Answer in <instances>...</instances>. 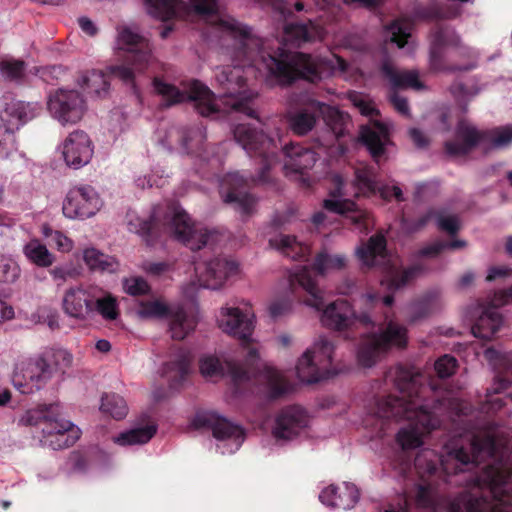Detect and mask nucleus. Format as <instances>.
Segmentation results:
<instances>
[{
  "label": "nucleus",
  "mask_w": 512,
  "mask_h": 512,
  "mask_svg": "<svg viewBox=\"0 0 512 512\" xmlns=\"http://www.w3.org/2000/svg\"><path fill=\"white\" fill-rule=\"evenodd\" d=\"M188 1V5L180 0H143V3L149 15L162 21L195 15L208 22L217 32L234 41V48L229 51L234 64L217 69L216 80L226 90L218 98L197 80L183 84L180 90L155 79L154 89L162 96L165 106L192 101L202 116L219 118L237 113L255 117L251 104L256 94L245 88L247 75L253 73L254 68L279 84H289L297 78L316 82L332 74L345 78L349 75L351 65L335 54L322 58L288 52L280 46L274 51L269 41L256 37L250 28L220 12L218 0Z\"/></svg>",
  "instance_id": "nucleus-1"
},
{
  "label": "nucleus",
  "mask_w": 512,
  "mask_h": 512,
  "mask_svg": "<svg viewBox=\"0 0 512 512\" xmlns=\"http://www.w3.org/2000/svg\"><path fill=\"white\" fill-rule=\"evenodd\" d=\"M508 443V433L487 425L453 437L444 444L440 456L431 449L420 450L415 458L421 478L416 493L418 506L436 510L439 478L452 483L448 479L451 474L489 460L476 484L450 502L449 512H512V459Z\"/></svg>",
  "instance_id": "nucleus-2"
},
{
  "label": "nucleus",
  "mask_w": 512,
  "mask_h": 512,
  "mask_svg": "<svg viewBox=\"0 0 512 512\" xmlns=\"http://www.w3.org/2000/svg\"><path fill=\"white\" fill-rule=\"evenodd\" d=\"M399 395L379 396L365 406L363 425L375 431L377 437L385 434L388 420H407L396 433V443L402 450H414L424 444L425 439L439 427L436 416L426 397L434 388L424 386L425 378L412 369L396 366L387 374Z\"/></svg>",
  "instance_id": "nucleus-3"
},
{
  "label": "nucleus",
  "mask_w": 512,
  "mask_h": 512,
  "mask_svg": "<svg viewBox=\"0 0 512 512\" xmlns=\"http://www.w3.org/2000/svg\"><path fill=\"white\" fill-rule=\"evenodd\" d=\"M289 283L293 291L299 287L306 293L304 305L321 311L320 321L323 326L339 332L370 324L372 320L367 310L374 308L380 301L377 293L367 292L358 301L359 308L365 309L364 311L356 312L344 299H337L324 307V292L319 288L308 266L292 270L289 274Z\"/></svg>",
  "instance_id": "nucleus-4"
},
{
  "label": "nucleus",
  "mask_w": 512,
  "mask_h": 512,
  "mask_svg": "<svg viewBox=\"0 0 512 512\" xmlns=\"http://www.w3.org/2000/svg\"><path fill=\"white\" fill-rule=\"evenodd\" d=\"M127 228L130 232L139 235L148 246L157 244L162 230L172 234L191 250L213 244L218 237L216 231L193 223L188 214L175 203L165 207L162 205L154 207L148 219L129 212Z\"/></svg>",
  "instance_id": "nucleus-5"
},
{
  "label": "nucleus",
  "mask_w": 512,
  "mask_h": 512,
  "mask_svg": "<svg viewBox=\"0 0 512 512\" xmlns=\"http://www.w3.org/2000/svg\"><path fill=\"white\" fill-rule=\"evenodd\" d=\"M234 138L250 157L260 156L263 159V167L257 179L246 177L239 172L226 174L220 180V194L223 201L231 204L234 209L242 214H250L254 210L257 200L248 193L252 182H267L266 171L275 161L278 150L274 138L258 133L255 129L246 124H239L235 127Z\"/></svg>",
  "instance_id": "nucleus-6"
},
{
  "label": "nucleus",
  "mask_w": 512,
  "mask_h": 512,
  "mask_svg": "<svg viewBox=\"0 0 512 512\" xmlns=\"http://www.w3.org/2000/svg\"><path fill=\"white\" fill-rule=\"evenodd\" d=\"M322 117L330 134L325 143L328 145L332 139L343 137L350 126V118L347 114L326 103L310 97H303L298 109L287 112V121L290 129L297 135L308 134L316 125L318 117Z\"/></svg>",
  "instance_id": "nucleus-7"
},
{
  "label": "nucleus",
  "mask_w": 512,
  "mask_h": 512,
  "mask_svg": "<svg viewBox=\"0 0 512 512\" xmlns=\"http://www.w3.org/2000/svg\"><path fill=\"white\" fill-rule=\"evenodd\" d=\"M356 255L366 266H389L381 285L391 291L404 287L421 271L418 266L399 270L395 261L387 253L386 240L383 235L372 236L365 246L357 248Z\"/></svg>",
  "instance_id": "nucleus-8"
},
{
  "label": "nucleus",
  "mask_w": 512,
  "mask_h": 512,
  "mask_svg": "<svg viewBox=\"0 0 512 512\" xmlns=\"http://www.w3.org/2000/svg\"><path fill=\"white\" fill-rule=\"evenodd\" d=\"M407 343V329L386 316L385 327L379 333L362 338L357 351L358 363L366 368L375 365L389 349L403 348Z\"/></svg>",
  "instance_id": "nucleus-9"
},
{
  "label": "nucleus",
  "mask_w": 512,
  "mask_h": 512,
  "mask_svg": "<svg viewBox=\"0 0 512 512\" xmlns=\"http://www.w3.org/2000/svg\"><path fill=\"white\" fill-rule=\"evenodd\" d=\"M335 345L327 337L320 336L306 349L296 364L298 379L307 384L317 383L333 376Z\"/></svg>",
  "instance_id": "nucleus-10"
},
{
  "label": "nucleus",
  "mask_w": 512,
  "mask_h": 512,
  "mask_svg": "<svg viewBox=\"0 0 512 512\" xmlns=\"http://www.w3.org/2000/svg\"><path fill=\"white\" fill-rule=\"evenodd\" d=\"M442 57L456 59L466 58L468 61L463 65L451 66V71L470 70L475 67V53L472 49L461 45L459 36L454 30L445 27L438 28L432 35L430 49V66L433 70H441Z\"/></svg>",
  "instance_id": "nucleus-11"
},
{
  "label": "nucleus",
  "mask_w": 512,
  "mask_h": 512,
  "mask_svg": "<svg viewBox=\"0 0 512 512\" xmlns=\"http://www.w3.org/2000/svg\"><path fill=\"white\" fill-rule=\"evenodd\" d=\"M484 356L494 370L495 378L491 387L487 389V401L481 409L485 413H494L506 405L507 401L512 402V394L507 395L505 400L494 397L495 394L508 388L512 383V352H501L488 348L485 350Z\"/></svg>",
  "instance_id": "nucleus-12"
},
{
  "label": "nucleus",
  "mask_w": 512,
  "mask_h": 512,
  "mask_svg": "<svg viewBox=\"0 0 512 512\" xmlns=\"http://www.w3.org/2000/svg\"><path fill=\"white\" fill-rule=\"evenodd\" d=\"M46 105L49 115L62 126L77 124L87 111L86 100L76 89L55 90L49 94Z\"/></svg>",
  "instance_id": "nucleus-13"
},
{
  "label": "nucleus",
  "mask_w": 512,
  "mask_h": 512,
  "mask_svg": "<svg viewBox=\"0 0 512 512\" xmlns=\"http://www.w3.org/2000/svg\"><path fill=\"white\" fill-rule=\"evenodd\" d=\"M104 201L91 185L71 187L62 202L63 216L70 220H86L94 217L103 208Z\"/></svg>",
  "instance_id": "nucleus-14"
},
{
  "label": "nucleus",
  "mask_w": 512,
  "mask_h": 512,
  "mask_svg": "<svg viewBox=\"0 0 512 512\" xmlns=\"http://www.w3.org/2000/svg\"><path fill=\"white\" fill-rule=\"evenodd\" d=\"M52 376V367L44 356L19 360L12 375L13 386L22 394L39 390Z\"/></svg>",
  "instance_id": "nucleus-15"
},
{
  "label": "nucleus",
  "mask_w": 512,
  "mask_h": 512,
  "mask_svg": "<svg viewBox=\"0 0 512 512\" xmlns=\"http://www.w3.org/2000/svg\"><path fill=\"white\" fill-rule=\"evenodd\" d=\"M198 418L211 428L216 448L221 454H232L243 444L245 433L241 426L212 411L204 412Z\"/></svg>",
  "instance_id": "nucleus-16"
},
{
  "label": "nucleus",
  "mask_w": 512,
  "mask_h": 512,
  "mask_svg": "<svg viewBox=\"0 0 512 512\" xmlns=\"http://www.w3.org/2000/svg\"><path fill=\"white\" fill-rule=\"evenodd\" d=\"M256 317L253 310L246 306H222L217 315V325L226 334L239 339L250 341L255 329Z\"/></svg>",
  "instance_id": "nucleus-17"
},
{
  "label": "nucleus",
  "mask_w": 512,
  "mask_h": 512,
  "mask_svg": "<svg viewBox=\"0 0 512 512\" xmlns=\"http://www.w3.org/2000/svg\"><path fill=\"white\" fill-rule=\"evenodd\" d=\"M116 45L120 50L131 54L139 71H144L153 60V47L150 40L139 32L135 25H122L117 28Z\"/></svg>",
  "instance_id": "nucleus-18"
},
{
  "label": "nucleus",
  "mask_w": 512,
  "mask_h": 512,
  "mask_svg": "<svg viewBox=\"0 0 512 512\" xmlns=\"http://www.w3.org/2000/svg\"><path fill=\"white\" fill-rule=\"evenodd\" d=\"M310 423L308 413L300 406H288L279 411L271 427V433L278 442H288L302 435Z\"/></svg>",
  "instance_id": "nucleus-19"
},
{
  "label": "nucleus",
  "mask_w": 512,
  "mask_h": 512,
  "mask_svg": "<svg viewBox=\"0 0 512 512\" xmlns=\"http://www.w3.org/2000/svg\"><path fill=\"white\" fill-rule=\"evenodd\" d=\"M238 271V264L233 260L217 257L206 263H198L195 272L198 277L197 287L207 289H217L223 285L226 279ZM193 289H185L184 294L191 297L196 284H192Z\"/></svg>",
  "instance_id": "nucleus-20"
},
{
  "label": "nucleus",
  "mask_w": 512,
  "mask_h": 512,
  "mask_svg": "<svg viewBox=\"0 0 512 512\" xmlns=\"http://www.w3.org/2000/svg\"><path fill=\"white\" fill-rule=\"evenodd\" d=\"M58 149L65 164L75 170L88 165L94 155L93 141L83 130L69 133Z\"/></svg>",
  "instance_id": "nucleus-21"
},
{
  "label": "nucleus",
  "mask_w": 512,
  "mask_h": 512,
  "mask_svg": "<svg viewBox=\"0 0 512 512\" xmlns=\"http://www.w3.org/2000/svg\"><path fill=\"white\" fill-rule=\"evenodd\" d=\"M354 196L369 197L378 193L384 200H389L392 196L398 201H402V191L398 186L381 185L376 179V173L373 167L360 166L355 170V179L351 185Z\"/></svg>",
  "instance_id": "nucleus-22"
},
{
  "label": "nucleus",
  "mask_w": 512,
  "mask_h": 512,
  "mask_svg": "<svg viewBox=\"0 0 512 512\" xmlns=\"http://www.w3.org/2000/svg\"><path fill=\"white\" fill-rule=\"evenodd\" d=\"M199 370L206 379H216L228 375L235 385H240L250 379V373L240 364L226 358L222 362L214 354H204L199 359Z\"/></svg>",
  "instance_id": "nucleus-23"
},
{
  "label": "nucleus",
  "mask_w": 512,
  "mask_h": 512,
  "mask_svg": "<svg viewBox=\"0 0 512 512\" xmlns=\"http://www.w3.org/2000/svg\"><path fill=\"white\" fill-rule=\"evenodd\" d=\"M334 188L331 189L329 197L324 200V208L338 214H351L353 223L368 226L369 217L366 212L357 209L356 204L347 198L349 193L345 190L343 178L340 175L333 176Z\"/></svg>",
  "instance_id": "nucleus-24"
},
{
  "label": "nucleus",
  "mask_w": 512,
  "mask_h": 512,
  "mask_svg": "<svg viewBox=\"0 0 512 512\" xmlns=\"http://www.w3.org/2000/svg\"><path fill=\"white\" fill-rule=\"evenodd\" d=\"M53 424L42 428V446L53 450L63 449L73 445L80 438V429L70 421L60 418L59 414L53 420Z\"/></svg>",
  "instance_id": "nucleus-25"
},
{
  "label": "nucleus",
  "mask_w": 512,
  "mask_h": 512,
  "mask_svg": "<svg viewBox=\"0 0 512 512\" xmlns=\"http://www.w3.org/2000/svg\"><path fill=\"white\" fill-rule=\"evenodd\" d=\"M94 285L77 286L67 289L62 300L64 312L72 318L87 320L92 316Z\"/></svg>",
  "instance_id": "nucleus-26"
},
{
  "label": "nucleus",
  "mask_w": 512,
  "mask_h": 512,
  "mask_svg": "<svg viewBox=\"0 0 512 512\" xmlns=\"http://www.w3.org/2000/svg\"><path fill=\"white\" fill-rule=\"evenodd\" d=\"M192 356L188 350L179 348L170 354L161 368V376L171 389L178 388L190 372Z\"/></svg>",
  "instance_id": "nucleus-27"
},
{
  "label": "nucleus",
  "mask_w": 512,
  "mask_h": 512,
  "mask_svg": "<svg viewBox=\"0 0 512 512\" xmlns=\"http://www.w3.org/2000/svg\"><path fill=\"white\" fill-rule=\"evenodd\" d=\"M319 499L326 506L348 510L357 503L359 492L354 484L345 482L341 487H325L319 494Z\"/></svg>",
  "instance_id": "nucleus-28"
},
{
  "label": "nucleus",
  "mask_w": 512,
  "mask_h": 512,
  "mask_svg": "<svg viewBox=\"0 0 512 512\" xmlns=\"http://www.w3.org/2000/svg\"><path fill=\"white\" fill-rule=\"evenodd\" d=\"M360 136L376 161L384 155L386 146L390 144L388 126L376 119L362 127Z\"/></svg>",
  "instance_id": "nucleus-29"
},
{
  "label": "nucleus",
  "mask_w": 512,
  "mask_h": 512,
  "mask_svg": "<svg viewBox=\"0 0 512 512\" xmlns=\"http://www.w3.org/2000/svg\"><path fill=\"white\" fill-rule=\"evenodd\" d=\"M444 302L438 290H431L413 301L408 307V320L411 323L426 319L442 310Z\"/></svg>",
  "instance_id": "nucleus-30"
},
{
  "label": "nucleus",
  "mask_w": 512,
  "mask_h": 512,
  "mask_svg": "<svg viewBox=\"0 0 512 512\" xmlns=\"http://www.w3.org/2000/svg\"><path fill=\"white\" fill-rule=\"evenodd\" d=\"M42 106L38 102L11 99L6 102L2 118L11 126L19 127L40 115Z\"/></svg>",
  "instance_id": "nucleus-31"
},
{
  "label": "nucleus",
  "mask_w": 512,
  "mask_h": 512,
  "mask_svg": "<svg viewBox=\"0 0 512 512\" xmlns=\"http://www.w3.org/2000/svg\"><path fill=\"white\" fill-rule=\"evenodd\" d=\"M285 155L284 169L287 173H303L311 169L316 162V153L298 144L286 145L283 148Z\"/></svg>",
  "instance_id": "nucleus-32"
},
{
  "label": "nucleus",
  "mask_w": 512,
  "mask_h": 512,
  "mask_svg": "<svg viewBox=\"0 0 512 512\" xmlns=\"http://www.w3.org/2000/svg\"><path fill=\"white\" fill-rule=\"evenodd\" d=\"M479 139L480 133L476 128L466 120H461L457 126L456 140L445 143L446 152L451 156L464 155L478 143Z\"/></svg>",
  "instance_id": "nucleus-33"
},
{
  "label": "nucleus",
  "mask_w": 512,
  "mask_h": 512,
  "mask_svg": "<svg viewBox=\"0 0 512 512\" xmlns=\"http://www.w3.org/2000/svg\"><path fill=\"white\" fill-rule=\"evenodd\" d=\"M496 308L490 301L489 305L482 310L472 326V334L476 338L490 340L500 329L503 324V318Z\"/></svg>",
  "instance_id": "nucleus-34"
},
{
  "label": "nucleus",
  "mask_w": 512,
  "mask_h": 512,
  "mask_svg": "<svg viewBox=\"0 0 512 512\" xmlns=\"http://www.w3.org/2000/svg\"><path fill=\"white\" fill-rule=\"evenodd\" d=\"M269 246L293 260H306L310 255V247L290 235L278 234L270 238Z\"/></svg>",
  "instance_id": "nucleus-35"
},
{
  "label": "nucleus",
  "mask_w": 512,
  "mask_h": 512,
  "mask_svg": "<svg viewBox=\"0 0 512 512\" xmlns=\"http://www.w3.org/2000/svg\"><path fill=\"white\" fill-rule=\"evenodd\" d=\"M323 29L312 23L309 25L302 23H290L284 27V41L292 45H298L301 42L322 39Z\"/></svg>",
  "instance_id": "nucleus-36"
},
{
  "label": "nucleus",
  "mask_w": 512,
  "mask_h": 512,
  "mask_svg": "<svg viewBox=\"0 0 512 512\" xmlns=\"http://www.w3.org/2000/svg\"><path fill=\"white\" fill-rule=\"evenodd\" d=\"M169 317V333L174 340H183L197 326V318L183 309L171 311Z\"/></svg>",
  "instance_id": "nucleus-37"
},
{
  "label": "nucleus",
  "mask_w": 512,
  "mask_h": 512,
  "mask_svg": "<svg viewBox=\"0 0 512 512\" xmlns=\"http://www.w3.org/2000/svg\"><path fill=\"white\" fill-rule=\"evenodd\" d=\"M94 293L95 296H93L92 300V315L97 312L105 320H115L119 315L117 298L99 286H95Z\"/></svg>",
  "instance_id": "nucleus-38"
},
{
  "label": "nucleus",
  "mask_w": 512,
  "mask_h": 512,
  "mask_svg": "<svg viewBox=\"0 0 512 512\" xmlns=\"http://www.w3.org/2000/svg\"><path fill=\"white\" fill-rule=\"evenodd\" d=\"M346 265L347 258L344 254H333L324 248L316 255L313 268L318 275L326 277L344 270Z\"/></svg>",
  "instance_id": "nucleus-39"
},
{
  "label": "nucleus",
  "mask_w": 512,
  "mask_h": 512,
  "mask_svg": "<svg viewBox=\"0 0 512 512\" xmlns=\"http://www.w3.org/2000/svg\"><path fill=\"white\" fill-rule=\"evenodd\" d=\"M382 72L393 88L410 87L415 90L424 88L416 70L397 71L390 63L385 62L382 65Z\"/></svg>",
  "instance_id": "nucleus-40"
},
{
  "label": "nucleus",
  "mask_w": 512,
  "mask_h": 512,
  "mask_svg": "<svg viewBox=\"0 0 512 512\" xmlns=\"http://www.w3.org/2000/svg\"><path fill=\"white\" fill-rule=\"evenodd\" d=\"M157 425L149 421L143 426L134 427L120 433L113 441L120 446L141 445L147 443L156 433Z\"/></svg>",
  "instance_id": "nucleus-41"
},
{
  "label": "nucleus",
  "mask_w": 512,
  "mask_h": 512,
  "mask_svg": "<svg viewBox=\"0 0 512 512\" xmlns=\"http://www.w3.org/2000/svg\"><path fill=\"white\" fill-rule=\"evenodd\" d=\"M77 83L83 91L96 97H103L108 93L109 80L103 71H87L78 78Z\"/></svg>",
  "instance_id": "nucleus-42"
},
{
  "label": "nucleus",
  "mask_w": 512,
  "mask_h": 512,
  "mask_svg": "<svg viewBox=\"0 0 512 512\" xmlns=\"http://www.w3.org/2000/svg\"><path fill=\"white\" fill-rule=\"evenodd\" d=\"M23 254L29 262L41 268H48L56 261L55 255L39 239L28 241L23 246Z\"/></svg>",
  "instance_id": "nucleus-43"
},
{
  "label": "nucleus",
  "mask_w": 512,
  "mask_h": 512,
  "mask_svg": "<svg viewBox=\"0 0 512 512\" xmlns=\"http://www.w3.org/2000/svg\"><path fill=\"white\" fill-rule=\"evenodd\" d=\"M412 29L413 24L410 19L400 18L395 20L386 28V35L389 40L393 43H396L399 48L407 45L408 52L411 53L415 48L413 41H409V38H411Z\"/></svg>",
  "instance_id": "nucleus-44"
},
{
  "label": "nucleus",
  "mask_w": 512,
  "mask_h": 512,
  "mask_svg": "<svg viewBox=\"0 0 512 512\" xmlns=\"http://www.w3.org/2000/svg\"><path fill=\"white\" fill-rule=\"evenodd\" d=\"M83 260L91 270L112 273L118 269V263L114 257L106 255L94 247L83 250Z\"/></svg>",
  "instance_id": "nucleus-45"
},
{
  "label": "nucleus",
  "mask_w": 512,
  "mask_h": 512,
  "mask_svg": "<svg viewBox=\"0 0 512 512\" xmlns=\"http://www.w3.org/2000/svg\"><path fill=\"white\" fill-rule=\"evenodd\" d=\"M58 415V405L51 404L49 406H39L30 409L22 416L21 422L25 425L43 424V427L54 425L53 420Z\"/></svg>",
  "instance_id": "nucleus-46"
},
{
  "label": "nucleus",
  "mask_w": 512,
  "mask_h": 512,
  "mask_svg": "<svg viewBox=\"0 0 512 512\" xmlns=\"http://www.w3.org/2000/svg\"><path fill=\"white\" fill-rule=\"evenodd\" d=\"M171 311L163 300L152 299L139 304L137 315L142 319H162L168 317Z\"/></svg>",
  "instance_id": "nucleus-47"
},
{
  "label": "nucleus",
  "mask_w": 512,
  "mask_h": 512,
  "mask_svg": "<svg viewBox=\"0 0 512 512\" xmlns=\"http://www.w3.org/2000/svg\"><path fill=\"white\" fill-rule=\"evenodd\" d=\"M100 410L116 420H121L126 417L128 406L123 397L112 393L102 397Z\"/></svg>",
  "instance_id": "nucleus-48"
},
{
  "label": "nucleus",
  "mask_w": 512,
  "mask_h": 512,
  "mask_svg": "<svg viewBox=\"0 0 512 512\" xmlns=\"http://www.w3.org/2000/svg\"><path fill=\"white\" fill-rule=\"evenodd\" d=\"M25 62L10 56L0 57V75L10 81H20L25 73Z\"/></svg>",
  "instance_id": "nucleus-49"
},
{
  "label": "nucleus",
  "mask_w": 512,
  "mask_h": 512,
  "mask_svg": "<svg viewBox=\"0 0 512 512\" xmlns=\"http://www.w3.org/2000/svg\"><path fill=\"white\" fill-rule=\"evenodd\" d=\"M44 357L48 360L52 369L59 371H65L73 362L72 354L63 348L52 349Z\"/></svg>",
  "instance_id": "nucleus-50"
},
{
  "label": "nucleus",
  "mask_w": 512,
  "mask_h": 512,
  "mask_svg": "<svg viewBox=\"0 0 512 512\" xmlns=\"http://www.w3.org/2000/svg\"><path fill=\"white\" fill-rule=\"evenodd\" d=\"M489 142L493 148H506L512 144V125L493 129L489 133Z\"/></svg>",
  "instance_id": "nucleus-51"
},
{
  "label": "nucleus",
  "mask_w": 512,
  "mask_h": 512,
  "mask_svg": "<svg viewBox=\"0 0 512 512\" xmlns=\"http://www.w3.org/2000/svg\"><path fill=\"white\" fill-rule=\"evenodd\" d=\"M466 246L464 240H455L451 242L435 241L420 250L421 256L434 257L444 249H460Z\"/></svg>",
  "instance_id": "nucleus-52"
},
{
  "label": "nucleus",
  "mask_w": 512,
  "mask_h": 512,
  "mask_svg": "<svg viewBox=\"0 0 512 512\" xmlns=\"http://www.w3.org/2000/svg\"><path fill=\"white\" fill-rule=\"evenodd\" d=\"M123 290L131 296H140L149 292L147 281L139 276H132L123 280Z\"/></svg>",
  "instance_id": "nucleus-53"
},
{
  "label": "nucleus",
  "mask_w": 512,
  "mask_h": 512,
  "mask_svg": "<svg viewBox=\"0 0 512 512\" xmlns=\"http://www.w3.org/2000/svg\"><path fill=\"white\" fill-rule=\"evenodd\" d=\"M141 269L147 275L160 278L173 270V264L168 261H144Z\"/></svg>",
  "instance_id": "nucleus-54"
},
{
  "label": "nucleus",
  "mask_w": 512,
  "mask_h": 512,
  "mask_svg": "<svg viewBox=\"0 0 512 512\" xmlns=\"http://www.w3.org/2000/svg\"><path fill=\"white\" fill-rule=\"evenodd\" d=\"M16 150L14 134L9 129L0 127V159H8Z\"/></svg>",
  "instance_id": "nucleus-55"
},
{
  "label": "nucleus",
  "mask_w": 512,
  "mask_h": 512,
  "mask_svg": "<svg viewBox=\"0 0 512 512\" xmlns=\"http://www.w3.org/2000/svg\"><path fill=\"white\" fill-rule=\"evenodd\" d=\"M266 378L274 397L279 396L287 391V382L279 371L271 367H266Z\"/></svg>",
  "instance_id": "nucleus-56"
},
{
  "label": "nucleus",
  "mask_w": 512,
  "mask_h": 512,
  "mask_svg": "<svg viewBox=\"0 0 512 512\" xmlns=\"http://www.w3.org/2000/svg\"><path fill=\"white\" fill-rule=\"evenodd\" d=\"M436 224L439 229L454 235L460 229V221L454 214L439 212L435 214Z\"/></svg>",
  "instance_id": "nucleus-57"
},
{
  "label": "nucleus",
  "mask_w": 512,
  "mask_h": 512,
  "mask_svg": "<svg viewBox=\"0 0 512 512\" xmlns=\"http://www.w3.org/2000/svg\"><path fill=\"white\" fill-rule=\"evenodd\" d=\"M457 367V361L453 356L444 355L435 362V370L440 378L451 376Z\"/></svg>",
  "instance_id": "nucleus-58"
},
{
  "label": "nucleus",
  "mask_w": 512,
  "mask_h": 512,
  "mask_svg": "<svg viewBox=\"0 0 512 512\" xmlns=\"http://www.w3.org/2000/svg\"><path fill=\"white\" fill-rule=\"evenodd\" d=\"M133 68L125 66V65H116V66H110L108 68V72L110 75L119 78L120 80L130 83L134 79L135 72L141 73L142 71H139L136 69L133 59L131 58Z\"/></svg>",
  "instance_id": "nucleus-59"
},
{
  "label": "nucleus",
  "mask_w": 512,
  "mask_h": 512,
  "mask_svg": "<svg viewBox=\"0 0 512 512\" xmlns=\"http://www.w3.org/2000/svg\"><path fill=\"white\" fill-rule=\"evenodd\" d=\"M451 93L459 103H466L477 95L478 89L468 88L464 84L457 82L451 86Z\"/></svg>",
  "instance_id": "nucleus-60"
},
{
  "label": "nucleus",
  "mask_w": 512,
  "mask_h": 512,
  "mask_svg": "<svg viewBox=\"0 0 512 512\" xmlns=\"http://www.w3.org/2000/svg\"><path fill=\"white\" fill-rule=\"evenodd\" d=\"M49 243L61 253H69L74 248V242L62 231L52 234Z\"/></svg>",
  "instance_id": "nucleus-61"
},
{
  "label": "nucleus",
  "mask_w": 512,
  "mask_h": 512,
  "mask_svg": "<svg viewBox=\"0 0 512 512\" xmlns=\"http://www.w3.org/2000/svg\"><path fill=\"white\" fill-rule=\"evenodd\" d=\"M161 142L164 146H168L170 148L176 145L183 147L188 145V140L184 137V132L175 127H172L167 131L166 138L162 139Z\"/></svg>",
  "instance_id": "nucleus-62"
},
{
  "label": "nucleus",
  "mask_w": 512,
  "mask_h": 512,
  "mask_svg": "<svg viewBox=\"0 0 512 512\" xmlns=\"http://www.w3.org/2000/svg\"><path fill=\"white\" fill-rule=\"evenodd\" d=\"M292 301L290 299H278L269 305V314L276 319L287 315L292 310Z\"/></svg>",
  "instance_id": "nucleus-63"
},
{
  "label": "nucleus",
  "mask_w": 512,
  "mask_h": 512,
  "mask_svg": "<svg viewBox=\"0 0 512 512\" xmlns=\"http://www.w3.org/2000/svg\"><path fill=\"white\" fill-rule=\"evenodd\" d=\"M0 271L2 273L3 281L6 283L15 282L20 276V267L13 261L4 262L0 267Z\"/></svg>",
  "instance_id": "nucleus-64"
}]
</instances>
